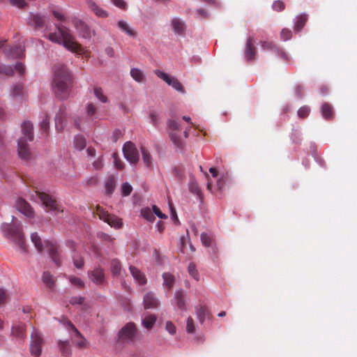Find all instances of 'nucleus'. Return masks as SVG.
I'll use <instances>...</instances> for the list:
<instances>
[{
	"mask_svg": "<svg viewBox=\"0 0 357 357\" xmlns=\"http://www.w3.org/2000/svg\"><path fill=\"white\" fill-rule=\"evenodd\" d=\"M284 3L281 1H275L273 3V8L275 11H282L284 9Z\"/></svg>",
	"mask_w": 357,
	"mask_h": 357,
	"instance_id": "obj_58",
	"label": "nucleus"
},
{
	"mask_svg": "<svg viewBox=\"0 0 357 357\" xmlns=\"http://www.w3.org/2000/svg\"><path fill=\"white\" fill-rule=\"evenodd\" d=\"M24 94V89L23 86L22 84H16L14 86L13 91H12V96L14 98H16L17 96H22Z\"/></svg>",
	"mask_w": 357,
	"mask_h": 357,
	"instance_id": "obj_48",
	"label": "nucleus"
},
{
	"mask_svg": "<svg viewBox=\"0 0 357 357\" xmlns=\"http://www.w3.org/2000/svg\"><path fill=\"white\" fill-rule=\"evenodd\" d=\"M165 328L171 335L176 333V326L172 321H167Z\"/></svg>",
	"mask_w": 357,
	"mask_h": 357,
	"instance_id": "obj_60",
	"label": "nucleus"
},
{
	"mask_svg": "<svg viewBox=\"0 0 357 357\" xmlns=\"http://www.w3.org/2000/svg\"><path fill=\"white\" fill-rule=\"evenodd\" d=\"M130 273L132 274L134 279L141 285L146 284V279L145 275L136 267L130 266Z\"/></svg>",
	"mask_w": 357,
	"mask_h": 357,
	"instance_id": "obj_24",
	"label": "nucleus"
},
{
	"mask_svg": "<svg viewBox=\"0 0 357 357\" xmlns=\"http://www.w3.org/2000/svg\"><path fill=\"white\" fill-rule=\"evenodd\" d=\"M132 190V186L128 183H124L121 186V194L123 196H128Z\"/></svg>",
	"mask_w": 357,
	"mask_h": 357,
	"instance_id": "obj_53",
	"label": "nucleus"
},
{
	"mask_svg": "<svg viewBox=\"0 0 357 357\" xmlns=\"http://www.w3.org/2000/svg\"><path fill=\"white\" fill-rule=\"evenodd\" d=\"M137 328L133 323H128L119 333V338L122 342H132L137 335Z\"/></svg>",
	"mask_w": 357,
	"mask_h": 357,
	"instance_id": "obj_11",
	"label": "nucleus"
},
{
	"mask_svg": "<svg viewBox=\"0 0 357 357\" xmlns=\"http://www.w3.org/2000/svg\"><path fill=\"white\" fill-rule=\"evenodd\" d=\"M130 75L137 82L142 83L145 82V76L143 72L137 68H131Z\"/></svg>",
	"mask_w": 357,
	"mask_h": 357,
	"instance_id": "obj_30",
	"label": "nucleus"
},
{
	"mask_svg": "<svg viewBox=\"0 0 357 357\" xmlns=\"http://www.w3.org/2000/svg\"><path fill=\"white\" fill-rule=\"evenodd\" d=\"M1 230L3 236L13 243L21 252H27L22 226L20 221L13 218L11 223L1 225Z\"/></svg>",
	"mask_w": 357,
	"mask_h": 357,
	"instance_id": "obj_2",
	"label": "nucleus"
},
{
	"mask_svg": "<svg viewBox=\"0 0 357 357\" xmlns=\"http://www.w3.org/2000/svg\"><path fill=\"white\" fill-rule=\"evenodd\" d=\"M189 190L192 193L197 195L199 199H202V190L195 179L192 178L190 180L189 183Z\"/></svg>",
	"mask_w": 357,
	"mask_h": 357,
	"instance_id": "obj_37",
	"label": "nucleus"
},
{
	"mask_svg": "<svg viewBox=\"0 0 357 357\" xmlns=\"http://www.w3.org/2000/svg\"><path fill=\"white\" fill-rule=\"evenodd\" d=\"M73 23L82 37L87 39L91 37V29L84 22L78 19H75L73 20Z\"/></svg>",
	"mask_w": 357,
	"mask_h": 357,
	"instance_id": "obj_14",
	"label": "nucleus"
},
{
	"mask_svg": "<svg viewBox=\"0 0 357 357\" xmlns=\"http://www.w3.org/2000/svg\"><path fill=\"white\" fill-rule=\"evenodd\" d=\"M52 86L55 95L60 99H67L73 87V76L68 69L63 65L54 67Z\"/></svg>",
	"mask_w": 357,
	"mask_h": 357,
	"instance_id": "obj_1",
	"label": "nucleus"
},
{
	"mask_svg": "<svg viewBox=\"0 0 357 357\" xmlns=\"http://www.w3.org/2000/svg\"><path fill=\"white\" fill-rule=\"evenodd\" d=\"M116 177L114 175H109L105 182V192L108 195H111L115 190Z\"/></svg>",
	"mask_w": 357,
	"mask_h": 357,
	"instance_id": "obj_27",
	"label": "nucleus"
},
{
	"mask_svg": "<svg viewBox=\"0 0 357 357\" xmlns=\"http://www.w3.org/2000/svg\"><path fill=\"white\" fill-rule=\"evenodd\" d=\"M153 211L158 217H159L161 219H166L167 218V216L165 214L162 213L160 208L157 207L155 205L153 206Z\"/></svg>",
	"mask_w": 357,
	"mask_h": 357,
	"instance_id": "obj_62",
	"label": "nucleus"
},
{
	"mask_svg": "<svg viewBox=\"0 0 357 357\" xmlns=\"http://www.w3.org/2000/svg\"><path fill=\"white\" fill-rule=\"evenodd\" d=\"M167 130L170 140L179 150H183L185 146V141L181 137V129L180 124L174 119H169L167 123Z\"/></svg>",
	"mask_w": 357,
	"mask_h": 357,
	"instance_id": "obj_6",
	"label": "nucleus"
},
{
	"mask_svg": "<svg viewBox=\"0 0 357 357\" xmlns=\"http://www.w3.org/2000/svg\"><path fill=\"white\" fill-rule=\"evenodd\" d=\"M118 26L124 32H126L128 36L131 37H135L137 36V33L132 29L130 27L128 23L125 21L120 20L118 22Z\"/></svg>",
	"mask_w": 357,
	"mask_h": 357,
	"instance_id": "obj_35",
	"label": "nucleus"
},
{
	"mask_svg": "<svg viewBox=\"0 0 357 357\" xmlns=\"http://www.w3.org/2000/svg\"><path fill=\"white\" fill-rule=\"evenodd\" d=\"M31 240L39 252L47 250L52 261L57 266H60L61 260L59 258V248L56 241H43L36 232L31 234Z\"/></svg>",
	"mask_w": 357,
	"mask_h": 357,
	"instance_id": "obj_4",
	"label": "nucleus"
},
{
	"mask_svg": "<svg viewBox=\"0 0 357 357\" xmlns=\"http://www.w3.org/2000/svg\"><path fill=\"white\" fill-rule=\"evenodd\" d=\"M307 20V16L306 14H301L296 17V22L294 25V30L296 31H300L305 26Z\"/></svg>",
	"mask_w": 357,
	"mask_h": 357,
	"instance_id": "obj_32",
	"label": "nucleus"
},
{
	"mask_svg": "<svg viewBox=\"0 0 357 357\" xmlns=\"http://www.w3.org/2000/svg\"><path fill=\"white\" fill-rule=\"evenodd\" d=\"M43 338L36 330L31 335L30 352L32 356L38 357L41 354Z\"/></svg>",
	"mask_w": 357,
	"mask_h": 357,
	"instance_id": "obj_10",
	"label": "nucleus"
},
{
	"mask_svg": "<svg viewBox=\"0 0 357 357\" xmlns=\"http://www.w3.org/2000/svg\"><path fill=\"white\" fill-rule=\"evenodd\" d=\"M73 264L77 268H82L84 266L83 258L80 256H73Z\"/></svg>",
	"mask_w": 357,
	"mask_h": 357,
	"instance_id": "obj_55",
	"label": "nucleus"
},
{
	"mask_svg": "<svg viewBox=\"0 0 357 357\" xmlns=\"http://www.w3.org/2000/svg\"><path fill=\"white\" fill-rule=\"evenodd\" d=\"M254 43L255 40L253 37H249L246 42L245 57L246 61L248 62L254 60L257 55V50L254 46Z\"/></svg>",
	"mask_w": 357,
	"mask_h": 357,
	"instance_id": "obj_16",
	"label": "nucleus"
},
{
	"mask_svg": "<svg viewBox=\"0 0 357 357\" xmlns=\"http://www.w3.org/2000/svg\"><path fill=\"white\" fill-rule=\"evenodd\" d=\"M141 213L143 218L149 221L152 222L155 220L153 212L149 208H143L141 211Z\"/></svg>",
	"mask_w": 357,
	"mask_h": 357,
	"instance_id": "obj_47",
	"label": "nucleus"
},
{
	"mask_svg": "<svg viewBox=\"0 0 357 357\" xmlns=\"http://www.w3.org/2000/svg\"><path fill=\"white\" fill-rule=\"evenodd\" d=\"M185 294L181 290L176 291L175 293L174 298L176 301V305L181 310H186L185 302Z\"/></svg>",
	"mask_w": 357,
	"mask_h": 357,
	"instance_id": "obj_25",
	"label": "nucleus"
},
{
	"mask_svg": "<svg viewBox=\"0 0 357 357\" xmlns=\"http://www.w3.org/2000/svg\"><path fill=\"white\" fill-rule=\"evenodd\" d=\"M154 73L159 78L165 81L168 85L172 86L177 91L181 93L185 92L183 86L176 78L170 77L160 70H155Z\"/></svg>",
	"mask_w": 357,
	"mask_h": 357,
	"instance_id": "obj_13",
	"label": "nucleus"
},
{
	"mask_svg": "<svg viewBox=\"0 0 357 357\" xmlns=\"http://www.w3.org/2000/svg\"><path fill=\"white\" fill-rule=\"evenodd\" d=\"M171 26L174 33L178 36H184L186 26L185 22L180 18L174 17L171 21Z\"/></svg>",
	"mask_w": 357,
	"mask_h": 357,
	"instance_id": "obj_19",
	"label": "nucleus"
},
{
	"mask_svg": "<svg viewBox=\"0 0 357 357\" xmlns=\"http://www.w3.org/2000/svg\"><path fill=\"white\" fill-rule=\"evenodd\" d=\"M144 305L145 309L156 308L159 305V301L153 293L148 292L144 296Z\"/></svg>",
	"mask_w": 357,
	"mask_h": 357,
	"instance_id": "obj_20",
	"label": "nucleus"
},
{
	"mask_svg": "<svg viewBox=\"0 0 357 357\" xmlns=\"http://www.w3.org/2000/svg\"><path fill=\"white\" fill-rule=\"evenodd\" d=\"M197 315L201 324H203L206 317H209V310L206 306L200 305L197 307Z\"/></svg>",
	"mask_w": 357,
	"mask_h": 357,
	"instance_id": "obj_33",
	"label": "nucleus"
},
{
	"mask_svg": "<svg viewBox=\"0 0 357 357\" xmlns=\"http://www.w3.org/2000/svg\"><path fill=\"white\" fill-rule=\"evenodd\" d=\"M26 326L23 323L15 324L12 328V335L18 339H23L25 337Z\"/></svg>",
	"mask_w": 357,
	"mask_h": 357,
	"instance_id": "obj_23",
	"label": "nucleus"
},
{
	"mask_svg": "<svg viewBox=\"0 0 357 357\" xmlns=\"http://www.w3.org/2000/svg\"><path fill=\"white\" fill-rule=\"evenodd\" d=\"M155 321H156L155 316L152 315V314L147 315L143 319V321H142L143 326L146 328L150 329L153 327V326L155 323Z\"/></svg>",
	"mask_w": 357,
	"mask_h": 357,
	"instance_id": "obj_42",
	"label": "nucleus"
},
{
	"mask_svg": "<svg viewBox=\"0 0 357 357\" xmlns=\"http://www.w3.org/2000/svg\"><path fill=\"white\" fill-rule=\"evenodd\" d=\"M9 299V294L7 290L0 288V305L5 304Z\"/></svg>",
	"mask_w": 357,
	"mask_h": 357,
	"instance_id": "obj_51",
	"label": "nucleus"
},
{
	"mask_svg": "<svg viewBox=\"0 0 357 357\" xmlns=\"http://www.w3.org/2000/svg\"><path fill=\"white\" fill-rule=\"evenodd\" d=\"M125 158L132 164H136L139 161V155L135 145L131 142L125 143L123 147Z\"/></svg>",
	"mask_w": 357,
	"mask_h": 357,
	"instance_id": "obj_12",
	"label": "nucleus"
},
{
	"mask_svg": "<svg viewBox=\"0 0 357 357\" xmlns=\"http://www.w3.org/2000/svg\"><path fill=\"white\" fill-rule=\"evenodd\" d=\"M22 132L23 137L19 139L17 142V152L19 157L26 161L31 158V153L29 149L27 140L33 139V124L29 121H24L22 124Z\"/></svg>",
	"mask_w": 357,
	"mask_h": 357,
	"instance_id": "obj_5",
	"label": "nucleus"
},
{
	"mask_svg": "<svg viewBox=\"0 0 357 357\" xmlns=\"http://www.w3.org/2000/svg\"><path fill=\"white\" fill-rule=\"evenodd\" d=\"M47 24V18L39 14H31L30 16L29 25L36 29L44 28Z\"/></svg>",
	"mask_w": 357,
	"mask_h": 357,
	"instance_id": "obj_18",
	"label": "nucleus"
},
{
	"mask_svg": "<svg viewBox=\"0 0 357 357\" xmlns=\"http://www.w3.org/2000/svg\"><path fill=\"white\" fill-rule=\"evenodd\" d=\"M121 264L118 259H112L111 261V271L114 275H119L121 273Z\"/></svg>",
	"mask_w": 357,
	"mask_h": 357,
	"instance_id": "obj_41",
	"label": "nucleus"
},
{
	"mask_svg": "<svg viewBox=\"0 0 357 357\" xmlns=\"http://www.w3.org/2000/svg\"><path fill=\"white\" fill-rule=\"evenodd\" d=\"M186 331L188 333H194L195 331V323L192 318L190 317L187 319Z\"/></svg>",
	"mask_w": 357,
	"mask_h": 357,
	"instance_id": "obj_52",
	"label": "nucleus"
},
{
	"mask_svg": "<svg viewBox=\"0 0 357 357\" xmlns=\"http://www.w3.org/2000/svg\"><path fill=\"white\" fill-rule=\"evenodd\" d=\"M121 135H122L121 131L119 129H115L113 131L112 135L111 136V140L115 143L121 137Z\"/></svg>",
	"mask_w": 357,
	"mask_h": 357,
	"instance_id": "obj_59",
	"label": "nucleus"
},
{
	"mask_svg": "<svg viewBox=\"0 0 357 357\" xmlns=\"http://www.w3.org/2000/svg\"><path fill=\"white\" fill-rule=\"evenodd\" d=\"M310 112V109L308 106H303L298 109L297 114L298 116L301 119H305L308 116Z\"/></svg>",
	"mask_w": 357,
	"mask_h": 357,
	"instance_id": "obj_50",
	"label": "nucleus"
},
{
	"mask_svg": "<svg viewBox=\"0 0 357 357\" xmlns=\"http://www.w3.org/2000/svg\"><path fill=\"white\" fill-rule=\"evenodd\" d=\"M24 48L19 45L9 49L8 56L12 58H22L24 56Z\"/></svg>",
	"mask_w": 357,
	"mask_h": 357,
	"instance_id": "obj_29",
	"label": "nucleus"
},
{
	"mask_svg": "<svg viewBox=\"0 0 357 357\" xmlns=\"http://www.w3.org/2000/svg\"><path fill=\"white\" fill-rule=\"evenodd\" d=\"M141 151H142V159H143V161H144L145 165L148 168L151 167L152 165H153V158H152L150 153L144 146L141 147Z\"/></svg>",
	"mask_w": 357,
	"mask_h": 357,
	"instance_id": "obj_34",
	"label": "nucleus"
},
{
	"mask_svg": "<svg viewBox=\"0 0 357 357\" xmlns=\"http://www.w3.org/2000/svg\"><path fill=\"white\" fill-rule=\"evenodd\" d=\"M69 280L71 282V284L79 288H82L84 286L83 281L79 278L75 276H70L69 278Z\"/></svg>",
	"mask_w": 357,
	"mask_h": 357,
	"instance_id": "obj_54",
	"label": "nucleus"
},
{
	"mask_svg": "<svg viewBox=\"0 0 357 357\" xmlns=\"http://www.w3.org/2000/svg\"><path fill=\"white\" fill-rule=\"evenodd\" d=\"M75 146L77 149L81 151L86 146V139L82 135H77L74 139Z\"/></svg>",
	"mask_w": 357,
	"mask_h": 357,
	"instance_id": "obj_40",
	"label": "nucleus"
},
{
	"mask_svg": "<svg viewBox=\"0 0 357 357\" xmlns=\"http://www.w3.org/2000/svg\"><path fill=\"white\" fill-rule=\"evenodd\" d=\"M280 36H281V38L284 41H286V40H289L291 38L292 33H291V31L289 29H283L281 31Z\"/></svg>",
	"mask_w": 357,
	"mask_h": 357,
	"instance_id": "obj_56",
	"label": "nucleus"
},
{
	"mask_svg": "<svg viewBox=\"0 0 357 357\" xmlns=\"http://www.w3.org/2000/svg\"><path fill=\"white\" fill-rule=\"evenodd\" d=\"M59 347L62 356L69 357L71 355V349L68 341H59Z\"/></svg>",
	"mask_w": 357,
	"mask_h": 357,
	"instance_id": "obj_31",
	"label": "nucleus"
},
{
	"mask_svg": "<svg viewBox=\"0 0 357 357\" xmlns=\"http://www.w3.org/2000/svg\"><path fill=\"white\" fill-rule=\"evenodd\" d=\"M321 112L323 117L326 120H331L334 117L333 108L331 105L324 102L321 107Z\"/></svg>",
	"mask_w": 357,
	"mask_h": 357,
	"instance_id": "obj_26",
	"label": "nucleus"
},
{
	"mask_svg": "<svg viewBox=\"0 0 357 357\" xmlns=\"http://www.w3.org/2000/svg\"><path fill=\"white\" fill-rule=\"evenodd\" d=\"M15 70L19 72L20 75H23L25 68L24 65L20 62L16 63L15 68H13L11 66H6L0 63V75H11L14 73Z\"/></svg>",
	"mask_w": 357,
	"mask_h": 357,
	"instance_id": "obj_15",
	"label": "nucleus"
},
{
	"mask_svg": "<svg viewBox=\"0 0 357 357\" xmlns=\"http://www.w3.org/2000/svg\"><path fill=\"white\" fill-rule=\"evenodd\" d=\"M116 155V153L113 154V157L114 158V165H115L116 168H117L119 169H122L124 167V164L119 158H117Z\"/></svg>",
	"mask_w": 357,
	"mask_h": 357,
	"instance_id": "obj_64",
	"label": "nucleus"
},
{
	"mask_svg": "<svg viewBox=\"0 0 357 357\" xmlns=\"http://www.w3.org/2000/svg\"><path fill=\"white\" fill-rule=\"evenodd\" d=\"M104 166L102 156H100L96 160L93 162V167L96 170L101 169Z\"/></svg>",
	"mask_w": 357,
	"mask_h": 357,
	"instance_id": "obj_57",
	"label": "nucleus"
},
{
	"mask_svg": "<svg viewBox=\"0 0 357 357\" xmlns=\"http://www.w3.org/2000/svg\"><path fill=\"white\" fill-rule=\"evenodd\" d=\"M66 116V106L61 105L59 109L58 113L55 116V126L58 131L63 130V121Z\"/></svg>",
	"mask_w": 357,
	"mask_h": 357,
	"instance_id": "obj_22",
	"label": "nucleus"
},
{
	"mask_svg": "<svg viewBox=\"0 0 357 357\" xmlns=\"http://www.w3.org/2000/svg\"><path fill=\"white\" fill-rule=\"evenodd\" d=\"M43 281L50 289H52L54 286V280L49 272H45L43 273Z\"/></svg>",
	"mask_w": 357,
	"mask_h": 357,
	"instance_id": "obj_43",
	"label": "nucleus"
},
{
	"mask_svg": "<svg viewBox=\"0 0 357 357\" xmlns=\"http://www.w3.org/2000/svg\"><path fill=\"white\" fill-rule=\"evenodd\" d=\"M94 96L102 103L107 102V97L105 95L103 90L100 86H95L93 88Z\"/></svg>",
	"mask_w": 357,
	"mask_h": 357,
	"instance_id": "obj_39",
	"label": "nucleus"
},
{
	"mask_svg": "<svg viewBox=\"0 0 357 357\" xmlns=\"http://www.w3.org/2000/svg\"><path fill=\"white\" fill-rule=\"evenodd\" d=\"M89 277L91 280L98 285L102 284L105 282L104 271L100 268H96L92 271Z\"/></svg>",
	"mask_w": 357,
	"mask_h": 357,
	"instance_id": "obj_21",
	"label": "nucleus"
},
{
	"mask_svg": "<svg viewBox=\"0 0 357 357\" xmlns=\"http://www.w3.org/2000/svg\"><path fill=\"white\" fill-rule=\"evenodd\" d=\"M94 213L98 215L101 220L107 222L111 227L116 229H119L121 227V219L114 215L109 214L108 211H105V209L102 207L96 206Z\"/></svg>",
	"mask_w": 357,
	"mask_h": 357,
	"instance_id": "obj_9",
	"label": "nucleus"
},
{
	"mask_svg": "<svg viewBox=\"0 0 357 357\" xmlns=\"http://www.w3.org/2000/svg\"><path fill=\"white\" fill-rule=\"evenodd\" d=\"M189 274L196 280H199V273L194 263H190L188 268Z\"/></svg>",
	"mask_w": 357,
	"mask_h": 357,
	"instance_id": "obj_45",
	"label": "nucleus"
},
{
	"mask_svg": "<svg viewBox=\"0 0 357 357\" xmlns=\"http://www.w3.org/2000/svg\"><path fill=\"white\" fill-rule=\"evenodd\" d=\"M162 278L164 280V285L169 289H171L175 281L174 275L169 273H165L162 275Z\"/></svg>",
	"mask_w": 357,
	"mask_h": 357,
	"instance_id": "obj_38",
	"label": "nucleus"
},
{
	"mask_svg": "<svg viewBox=\"0 0 357 357\" xmlns=\"http://www.w3.org/2000/svg\"><path fill=\"white\" fill-rule=\"evenodd\" d=\"M37 196L48 211L54 212L55 214L63 212L61 206L52 195L44 192L36 191Z\"/></svg>",
	"mask_w": 357,
	"mask_h": 357,
	"instance_id": "obj_7",
	"label": "nucleus"
},
{
	"mask_svg": "<svg viewBox=\"0 0 357 357\" xmlns=\"http://www.w3.org/2000/svg\"><path fill=\"white\" fill-rule=\"evenodd\" d=\"M260 45L264 50L272 51L274 53L279 51V47L272 41L261 40Z\"/></svg>",
	"mask_w": 357,
	"mask_h": 357,
	"instance_id": "obj_36",
	"label": "nucleus"
},
{
	"mask_svg": "<svg viewBox=\"0 0 357 357\" xmlns=\"http://www.w3.org/2000/svg\"><path fill=\"white\" fill-rule=\"evenodd\" d=\"M56 27L57 32L50 33L48 35L50 40L59 45L62 44L67 50L79 54H84L85 53L83 47L75 40L74 37L68 28L57 25Z\"/></svg>",
	"mask_w": 357,
	"mask_h": 357,
	"instance_id": "obj_3",
	"label": "nucleus"
},
{
	"mask_svg": "<svg viewBox=\"0 0 357 357\" xmlns=\"http://www.w3.org/2000/svg\"><path fill=\"white\" fill-rule=\"evenodd\" d=\"M200 238L203 245H204L205 247H210L212 245V236L208 235V234L202 233L201 234Z\"/></svg>",
	"mask_w": 357,
	"mask_h": 357,
	"instance_id": "obj_46",
	"label": "nucleus"
},
{
	"mask_svg": "<svg viewBox=\"0 0 357 357\" xmlns=\"http://www.w3.org/2000/svg\"><path fill=\"white\" fill-rule=\"evenodd\" d=\"M86 111L87 115L89 117L93 118L96 113L97 108L94 104L89 102L86 105Z\"/></svg>",
	"mask_w": 357,
	"mask_h": 357,
	"instance_id": "obj_49",
	"label": "nucleus"
},
{
	"mask_svg": "<svg viewBox=\"0 0 357 357\" xmlns=\"http://www.w3.org/2000/svg\"><path fill=\"white\" fill-rule=\"evenodd\" d=\"M89 8L99 17L105 18L108 16L106 10L100 8L95 2L89 1L88 2Z\"/></svg>",
	"mask_w": 357,
	"mask_h": 357,
	"instance_id": "obj_28",
	"label": "nucleus"
},
{
	"mask_svg": "<svg viewBox=\"0 0 357 357\" xmlns=\"http://www.w3.org/2000/svg\"><path fill=\"white\" fill-rule=\"evenodd\" d=\"M84 301V298L82 296H74L70 298V303L72 305L82 304L83 303Z\"/></svg>",
	"mask_w": 357,
	"mask_h": 357,
	"instance_id": "obj_63",
	"label": "nucleus"
},
{
	"mask_svg": "<svg viewBox=\"0 0 357 357\" xmlns=\"http://www.w3.org/2000/svg\"><path fill=\"white\" fill-rule=\"evenodd\" d=\"M61 322L69 331H72L70 335L73 342L75 346L80 349L86 348V340L82 335L73 324L66 318H62Z\"/></svg>",
	"mask_w": 357,
	"mask_h": 357,
	"instance_id": "obj_8",
	"label": "nucleus"
},
{
	"mask_svg": "<svg viewBox=\"0 0 357 357\" xmlns=\"http://www.w3.org/2000/svg\"><path fill=\"white\" fill-rule=\"evenodd\" d=\"M12 5L15 6L20 8H22L26 6L24 0H10Z\"/></svg>",
	"mask_w": 357,
	"mask_h": 357,
	"instance_id": "obj_61",
	"label": "nucleus"
},
{
	"mask_svg": "<svg viewBox=\"0 0 357 357\" xmlns=\"http://www.w3.org/2000/svg\"><path fill=\"white\" fill-rule=\"evenodd\" d=\"M40 127L45 134H47L50 128V116L47 114H45V118L40 122Z\"/></svg>",
	"mask_w": 357,
	"mask_h": 357,
	"instance_id": "obj_44",
	"label": "nucleus"
},
{
	"mask_svg": "<svg viewBox=\"0 0 357 357\" xmlns=\"http://www.w3.org/2000/svg\"><path fill=\"white\" fill-rule=\"evenodd\" d=\"M16 207L19 211L23 213L28 218H33L34 212L30 204L23 199H18L16 204Z\"/></svg>",
	"mask_w": 357,
	"mask_h": 357,
	"instance_id": "obj_17",
	"label": "nucleus"
}]
</instances>
